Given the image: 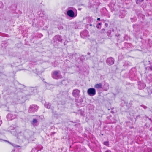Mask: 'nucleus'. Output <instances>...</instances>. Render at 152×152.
I'll use <instances>...</instances> for the list:
<instances>
[{
    "label": "nucleus",
    "instance_id": "obj_15",
    "mask_svg": "<svg viewBox=\"0 0 152 152\" xmlns=\"http://www.w3.org/2000/svg\"><path fill=\"white\" fill-rule=\"evenodd\" d=\"M45 106L47 108H50L51 107V104L50 103H45Z\"/></svg>",
    "mask_w": 152,
    "mask_h": 152
},
{
    "label": "nucleus",
    "instance_id": "obj_30",
    "mask_svg": "<svg viewBox=\"0 0 152 152\" xmlns=\"http://www.w3.org/2000/svg\"><path fill=\"white\" fill-rule=\"evenodd\" d=\"M104 26L105 27H107L108 26V24L107 23H105Z\"/></svg>",
    "mask_w": 152,
    "mask_h": 152
},
{
    "label": "nucleus",
    "instance_id": "obj_21",
    "mask_svg": "<svg viewBox=\"0 0 152 152\" xmlns=\"http://www.w3.org/2000/svg\"><path fill=\"white\" fill-rule=\"evenodd\" d=\"M144 0H136V3L138 4L140 2H142L144 1Z\"/></svg>",
    "mask_w": 152,
    "mask_h": 152
},
{
    "label": "nucleus",
    "instance_id": "obj_42",
    "mask_svg": "<svg viewBox=\"0 0 152 152\" xmlns=\"http://www.w3.org/2000/svg\"><path fill=\"white\" fill-rule=\"evenodd\" d=\"M53 66L54 67H56V66L55 65V64H54V65L53 64Z\"/></svg>",
    "mask_w": 152,
    "mask_h": 152
},
{
    "label": "nucleus",
    "instance_id": "obj_45",
    "mask_svg": "<svg viewBox=\"0 0 152 152\" xmlns=\"http://www.w3.org/2000/svg\"><path fill=\"white\" fill-rule=\"evenodd\" d=\"M42 148H43V147H42L41 148V149H42Z\"/></svg>",
    "mask_w": 152,
    "mask_h": 152
},
{
    "label": "nucleus",
    "instance_id": "obj_44",
    "mask_svg": "<svg viewBox=\"0 0 152 152\" xmlns=\"http://www.w3.org/2000/svg\"><path fill=\"white\" fill-rule=\"evenodd\" d=\"M106 84H104V86H106Z\"/></svg>",
    "mask_w": 152,
    "mask_h": 152
},
{
    "label": "nucleus",
    "instance_id": "obj_28",
    "mask_svg": "<svg viewBox=\"0 0 152 152\" xmlns=\"http://www.w3.org/2000/svg\"><path fill=\"white\" fill-rule=\"evenodd\" d=\"M43 36V35L41 34H39L38 35V37H39V38H41V37Z\"/></svg>",
    "mask_w": 152,
    "mask_h": 152
},
{
    "label": "nucleus",
    "instance_id": "obj_36",
    "mask_svg": "<svg viewBox=\"0 0 152 152\" xmlns=\"http://www.w3.org/2000/svg\"><path fill=\"white\" fill-rule=\"evenodd\" d=\"M101 21L103 22L104 23L105 21V20H104L103 19H102L101 20Z\"/></svg>",
    "mask_w": 152,
    "mask_h": 152
},
{
    "label": "nucleus",
    "instance_id": "obj_35",
    "mask_svg": "<svg viewBox=\"0 0 152 152\" xmlns=\"http://www.w3.org/2000/svg\"><path fill=\"white\" fill-rule=\"evenodd\" d=\"M101 20L100 19V18H98L97 19V20L98 21H101Z\"/></svg>",
    "mask_w": 152,
    "mask_h": 152
},
{
    "label": "nucleus",
    "instance_id": "obj_7",
    "mask_svg": "<svg viewBox=\"0 0 152 152\" xmlns=\"http://www.w3.org/2000/svg\"><path fill=\"white\" fill-rule=\"evenodd\" d=\"M80 36L81 37L85 38L86 37L89 36V34L87 30H85L80 32Z\"/></svg>",
    "mask_w": 152,
    "mask_h": 152
},
{
    "label": "nucleus",
    "instance_id": "obj_43",
    "mask_svg": "<svg viewBox=\"0 0 152 152\" xmlns=\"http://www.w3.org/2000/svg\"><path fill=\"white\" fill-rule=\"evenodd\" d=\"M90 26H92V24H90Z\"/></svg>",
    "mask_w": 152,
    "mask_h": 152
},
{
    "label": "nucleus",
    "instance_id": "obj_26",
    "mask_svg": "<svg viewBox=\"0 0 152 152\" xmlns=\"http://www.w3.org/2000/svg\"><path fill=\"white\" fill-rule=\"evenodd\" d=\"M129 63L128 62H125V63L124 64V66H127L129 65Z\"/></svg>",
    "mask_w": 152,
    "mask_h": 152
},
{
    "label": "nucleus",
    "instance_id": "obj_12",
    "mask_svg": "<svg viewBox=\"0 0 152 152\" xmlns=\"http://www.w3.org/2000/svg\"><path fill=\"white\" fill-rule=\"evenodd\" d=\"M95 87L98 89L102 88L105 91L109 89L108 86H95Z\"/></svg>",
    "mask_w": 152,
    "mask_h": 152
},
{
    "label": "nucleus",
    "instance_id": "obj_9",
    "mask_svg": "<svg viewBox=\"0 0 152 152\" xmlns=\"http://www.w3.org/2000/svg\"><path fill=\"white\" fill-rule=\"evenodd\" d=\"M79 56H80L79 55L76 53L71 54L70 55V56L71 58L75 59L76 61L78 60L77 58H79Z\"/></svg>",
    "mask_w": 152,
    "mask_h": 152
},
{
    "label": "nucleus",
    "instance_id": "obj_19",
    "mask_svg": "<svg viewBox=\"0 0 152 152\" xmlns=\"http://www.w3.org/2000/svg\"><path fill=\"white\" fill-rule=\"evenodd\" d=\"M40 12H38L37 13L38 15H39V16L41 17H42L44 15V13H43V12H42V14L39 13Z\"/></svg>",
    "mask_w": 152,
    "mask_h": 152
},
{
    "label": "nucleus",
    "instance_id": "obj_23",
    "mask_svg": "<svg viewBox=\"0 0 152 152\" xmlns=\"http://www.w3.org/2000/svg\"><path fill=\"white\" fill-rule=\"evenodd\" d=\"M80 60L81 61H83L85 59L84 57L83 56H82L80 58Z\"/></svg>",
    "mask_w": 152,
    "mask_h": 152
},
{
    "label": "nucleus",
    "instance_id": "obj_18",
    "mask_svg": "<svg viewBox=\"0 0 152 152\" xmlns=\"http://www.w3.org/2000/svg\"><path fill=\"white\" fill-rule=\"evenodd\" d=\"M37 120L35 119H34L33 120L32 122V124H34L37 123Z\"/></svg>",
    "mask_w": 152,
    "mask_h": 152
},
{
    "label": "nucleus",
    "instance_id": "obj_10",
    "mask_svg": "<svg viewBox=\"0 0 152 152\" xmlns=\"http://www.w3.org/2000/svg\"><path fill=\"white\" fill-rule=\"evenodd\" d=\"M7 118L8 120H10L13 119L16 117L15 115H13L11 113L8 114L7 116Z\"/></svg>",
    "mask_w": 152,
    "mask_h": 152
},
{
    "label": "nucleus",
    "instance_id": "obj_29",
    "mask_svg": "<svg viewBox=\"0 0 152 152\" xmlns=\"http://www.w3.org/2000/svg\"><path fill=\"white\" fill-rule=\"evenodd\" d=\"M58 28L59 29H62L63 28V27L62 26H59L58 27Z\"/></svg>",
    "mask_w": 152,
    "mask_h": 152
},
{
    "label": "nucleus",
    "instance_id": "obj_38",
    "mask_svg": "<svg viewBox=\"0 0 152 152\" xmlns=\"http://www.w3.org/2000/svg\"><path fill=\"white\" fill-rule=\"evenodd\" d=\"M131 21L132 22H133V19L132 18H131Z\"/></svg>",
    "mask_w": 152,
    "mask_h": 152
},
{
    "label": "nucleus",
    "instance_id": "obj_4",
    "mask_svg": "<svg viewBox=\"0 0 152 152\" xmlns=\"http://www.w3.org/2000/svg\"><path fill=\"white\" fill-rule=\"evenodd\" d=\"M38 107L37 106L34 104H32L30 106L28 111L29 113H32L37 111Z\"/></svg>",
    "mask_w": 152,
    "mask_h": 152
},
{
    "label": "nucleus",
    "instance_id": "obj_14",
    "mask_svg": "<svg viewBox=\"0 0 152 152\" xmlns=\"http://www.w3.org/2000/svg\"><path fill=\"white\" fill-rule=\"evenodd\" d=\"M124 48H130L132 46V45L131 43L126 42L124 43Z\"/></svg>",
    "mask_w": 152,
    "mask_h": 152
},
{
    "label": "nucleus",
    "instance_id": "obj_3",
    "mask_svg": "<svg viewBox=\"0 0 152 152\" xmlns=\"http://www.w3.org/2000/svg\"><path fill=\"white\" fill-rule=\"evenodd\" d=\"M111 30L108 31L107 34V35L110 37H119L120 35L119 34H115L114 32V29L112 28Z\"/></svg>",
    "mask_w": 152,
    "mask_h": 152
},
{
    "label": "nucleus",
    "instance_id": "obj_37",
    "mask_svg": "<svg viewBox=\"0 0 152 152\" xmlns=\"http://www.w3.org/2000/svg\"><path fill=\"white\" fill-rule=\"evenodd\" d=\"M148 149L149 151H150L151 152V150L150 148H148Z\"/></svg>",
    "mask_w": 152,
    "mask_h": 152
},
{
    "label": "nucleus",
    "instance_id": "obj_17",
    "mask_svg": "<svg viewBox=\"0 0 152 152\" xmlns=\"http://www.w3.org/2000/svg\"><path fill=\"white\" fill-rule=\"evenodd\" d=\"M102 24L101 23H98L96 26V27L97 28L100 29L101 28V25Z\"/></svg>",
    "mask_w": 152,
    "mask_h": 152
},
{
    "label": "nucleus",
    "instance_id": "obj_32",
    "mask_svg": "<svg viewBox=\"0 0 152 152\" xmlns=\"http://www.w3.org/2000/svg\"><path fill=\"white\" fill-rule=\"evenodd\" d=\"M138 25H134L133 26V28H134L136 26H138Z\"/></svg>",
    "mask_w": 152,
    "mask_h": 152
},
{
    "label": "nucleus",
    "instance_id": "obj_34",
    "mask_svg": "<svg viewBox=\"0 0 152 152\" xmlns=\"http://www.w3.org/2000/svg\"><path fill=\"white\" fill-rule=\"evenodd\" d=\"M68 42V41H65L64 42V45H66L67 43Z\"/></svg>",
    "mask_w": 152,
    "mask_h": 152
},
{
    "label": "nucleus",
    "instance_id": "obj_31",
    "mask_svg": "<svg viewBox=\"0 0 152 152\" xmlns=\"http://www.w3.org/2000/svg\"><path fill=\"white\" fill-rule=\"evenodd\" d=\"M10 129H12V130H13V129H15L14 127H13L12 126H11L10 127Z\"/></svg>",
    "mask_w": 152,
    "mask_h": 152
},
{
    "label": "nucleus",
    "instance_id": "obj_5",
    "mask_svg": "<svg viewBox=\"0 0 152 152\" xmlns=\"http://www.w3.org/2000/svg\"><path fill=\"white\" fill-rule=\"evenodd\" d=\"M66 13L67 15L71 18L75 17L77 15V14L75 13L74 12L71 10H68L67 11Z\"/></svg>",
    "mask_w": 152,
    "mask_h": 152
},
{
    "label": "nucleus",
    "instance_id": "obj_27",
    "mask_svg": "<svg viewBox=\"0 0 152 152\" xmlns=\"http://www.w3.org/2000/svg\"><path fill=\"white\" fill-rule=\"evenodd\" d=\"M105 29L104 28H102V30H101V33H104V31L105 30Z\"/></svg>",
    "mask_w": 152,
    "mask_h": 152
},
{
    "label": "nucleus",
    "instance_id": "obj_39",
    "mask_svg": "<svg viewBox=\"0 0 152 152\" xmlns=\"http://www.w3.org/2000/svg\"><path fill=\"white\" fill-rule=\"evenodd\" d=\"M2 124V121L1 120H0V125Z\"/></svg>",
    "mask_w": 152,
    "mask_h": 152
},
{
    "label": "nucleus",
    "instance_id": "obj_33",
    "mask_svg": "<svg viewBox=\"0 0 152 152\" xmlns=\"http://www.w3.org/2000/svg\"><path fill=\"white\" fill-rule=\"evenodd\" d=\"M102 83L96 84L95 86H102Z\"/></svg>",
    "mask_w": 152,
    "mask_h": 152
},
{
    "label": "nucleus",
    "instance_id": "obj_11",
    "mask_svg": "<svg viewBox=\"0 0 152 152\" xmlns=\"http://www.w3.org/2000/svg\"><path fill=\"white\" fill-rule=\"evenodd\" d=\"M101 13L104 16H107L108 15V12L105 8H103L102 10Z\"/></svg>",
    "mask_w": 152,
    "mask_h": 152
},
{
    "label": "nucleus",
    "instance_id": "obj_20",
    "mask_svg": "<svg viewBox=\"0 0 152 152\" xmlns=\"http://www.w3.org/2000/svg\"><path fill=\"white\" fill-rule=\"evenodd\" d=\"M4 7L3 3L2 2L0 1V8H3Z\"/></svg>",
    "mask_w": 152,
    "mask_h": 152
},
{
    "label": "nucleus",
    "instance_id": "obj_46",
    "mask_svg": "<svg viewBox=\"0 0 152 152\" xmlns=\"http://www.w3.org/2000/svg\"><path fill=\"white\" fill-rule=\"evenodd\" d=\"M117 39L119 40V39L118 38H117Z\"/></svg>",
    "mask_w": 152,
    "mask_h": 152
},
{
    "label": "nucleus",
    "instance_id": "obj_40",
    "mask_svg": "<svg viewBox=\"0 0 152 152\" xmlns=\"http://www.w3.org/2000/svg\"><path fill=\"white\" fill-rule=\"evenodd\" d=\"M118 47H119V48H123V47H120V46H118Z\"/></svg>",
    "mask_w": 152,
    "mask_h": 152
},
{
    "label": "nucleus",
    "instance_id": "obj_6",
    "mask_svg": "<svg viewBox=\"0 0 152 152\" xmlns=\"http://www.w3.org/2000/svg\"><path fill=\"white\" fill-rule=\"evenodd\" d=\"M114 59L112 57H110L107 58L106 62L107 65L109 66H111L113 65L114 63Z\"/></svg>",
    "mask_w": 152,
    "mask_h": 152
},
{
    "label": "nucleus",
    "instance_id": "obj_8",
    "mask_svg": "<svg viewBox=\"0 0 152 152\" xmlns=\"http://www.w3.org/2000/svg\"><path fill=\"white\" fill-rule=\"evenodd\" d=\"M88 95L91 96L94 95L96 94V91L95 89L92 88H90L88 89Z\"/></svg>",
    "mask_w": 152,
    "mask_h": 152
},
{
    "label": "nucleus",
    "instance_id": "obj_1",
    "mask_svg": "<svg viewBox=\"0 0 152 152\" xmlns=\"http://www.w3.org/2000/svg\"><path fill=\"white\" fill-rule=\"evenodd\" d=\"M63 39L62 37L60 35H57L54 36L51 41V43L53 45V46L55 48H57L59 45L58 42H62Z\"/></svg>",
    "mask_w": 152,
    "mask_h": 152
},
{
    "label": "nucleus",
    "instance_id": "obj_47",
    "mask_svg": "<svg viewBox=\"0 0 152 152\" xmlns=\"http://www.w3.org/2000/svg\"><path fill=\"white\" fill-rule=\"evenodd\" d=\"M147 108V107H144V108Z\"/></svg>",
    "mask_w": 152,
    "mask_h": 152
},
{
    "label": "nucleus",
    "instance_id": "obj_22",
    "mask_svg": "<svg viewBox=\"0 0 152 152\" xmlns=\"http://www.w3.org/2000/svg\"><path fill=\"white\" fill-rule=\"evenodd\" d=\"M125 16L124 14H121V15H120L119 16V18H123Z\"/></svg>",
    "mask_w": 152,
    "mask_h": 152
},
{
    "label": "nucleus",
    "instance_id": "obj_24",
    "mask_svg": "<svg viewBox=\"0 0 152 152\" xmlns=\"http://www.w3.org/2000/svg\"><path fill=\"white\" fill-rule=\"evenodd\" d=\"M104 144L106 146H108L109 145V142L108 141H105L104 142Z\"/></svg>",
    "mask_w": 152,
    "mask_h": 152
},
{
    "label": "nucleus",
    "instance_id": "obj_16",
    "mask_svg": "<svg viewBox=\"0 0 152 152\" xmlns=\"http://www.w3.org/2000/svg\"><path fill=\"white\" fill-rule=\"evenodd\" d=\"M124 40H128L130 39V37L127 35H125L124 37Z\"/></svg>",
    "mask_w": 152,
    "mask_h": 152
},
{
    "label": "nucleus",
    "instance_id": "obj_25",
    "mask_svg": "<svg viewBox=\"0 0 152 152\" xmlns=\"http://www.w3.org/2000/svg\"><path fill=\"white\" fill-rule=\"evenodd\" d=\"M88 20L91 22H92L93 21V18L91 17H89L88 18Z\"/></svg>",
    "mask_w": 152,
    "mask_h": 152
},
{
    "label": "nucleus",
    "instance_id": "obj_2",
    "mask_svg": "<svg viewBox=\"0 0 152 152\" xmlns=\"http://www.w3.org/2000/svg\"><path fill=\"white\" fill-rule=\"evenodd\" d=\"M60 71H55L53 72L52 74V77L56 79H61L62 78V75L60 73Z\"/></svg>",
    "mask_w": 152,
    "mask_h": 152
},
{
    "label": "nucleus",
    "instance_id": "obj_13",
    "mask_svg": "<svg viewBox=\"0 0 152 152\" xmlns=\"http://www.w3.org/2000/svg\"><path fill=\"white\" fill-rule=\"evenodd\" d=\"M80 92V91L78 89H75L73 90L72 94L75 97H76L79 95Z\"/></svg>",
    "mask_w": 152,
    "mask_h": 152
},
{
    "label": "nucleus",
    "instance_id": "obj_41",
    "mask_svg": "<svg viewBox=\"0 0 152 152\" xmlns=\"http://www.w3.org/2000/svg\"><path fill=\"white\" fill-rule=\"evenodd\" d=\"M87 54L88 55H89L90 54V53H89V52H88V53H87Z\"/></svg>",
    "mask_w": 152,
    "mask_h": 152
}]
</instances>
